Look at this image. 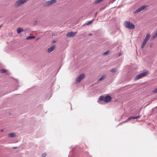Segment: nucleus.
I'll use <instances>...</instances> for the list:
<instances>
[{
    "instance_id": "obj_1",
    "label": "nucleus",
    "mask_w": 157,
    "mask_h": 157,
    "mask_svg": "<svg viewBox=\"0 0 157 157\" xmlns=\"http://www.w3.org/2000/svg\"><path fill=\"white\" fill-rule=\"evenodd\" d=\"M124 26L130 29H134L135 28V25L130 21H125L124 23Z\"/></svg>"
},
{
    "instance_id": "obj_2",
    "label": "nucleus",
    "mask_w": 157,
    "mask_h": 157,
    "mask_svg": "<svg viewBox=\"0 0 157 157\" xmlns=\"http://www.w3.org/2000/svg\"><path fill=\"white\" fill-rule=\"evenodd\" d=\"M28 0H18L16 1L14 5V6L16 8H18L26 2Z\"/></svg>"
},
{
    "instance_id": "obj_3",
    "label": "nucleus",
    "mask_w": 157,
    "mask_h": 157,
    "mask_svg": "<svg viewBox=\"0 0 157 157\" xmlns=\"http://www.w3.org/2000/svg\"><path fill=\"white\" fill-rule=\"evenodd\" d=\"M99 100L100 101H103L105 102H108L111 101V98L109 96H107L105 97L101 96L99 98Z\"/></svg>"
},
{
    "instance_id": "obj_4",
    "label": "nucleus",
    "mask_w": 157,
    "mask_h": 157,
    "mask_svg": "<svg viewBox=\"0 0 157 157\" xmlns=\"http://www.w3.org/2000/svg\"><path fill=\"white\" fill-rule=\"evenodd\" d=\"M57 2L56 0H51L46 1L43 3V6H49L52 5L56 3Z\"/></svg>"
},
{
    "instance_id": "obj_5",
    "label": "nucleus",
    "mask_w": 157,
    "mask_h": 157,
    "mask_svg": "<svg viewBox=\"0 0 157 157\" xmlns=\"http://www.w3.org/2000/svg\"><path fill=\"white\" fill-rule=\"evenodd\" d=\"M148 71H146L145 72L141 73L139 75H136L135 78V80H137L139 79L140 78L142 77L147 75L148 74Z\"/></svg>"
},
{
    "instance_id": "obj_6",
    "label": "nucleus",
    "mask_w": 157,
    "mask_h": 157,
    "mask_svg": "<svg viewBox=\"0 0 157 157\" xmlns=\"http://www.w3.org/2000/svg\"><path fill=\"white\" fill-rule=\"evenodd\" d=\"M85 76V74L82 73L78 76L76 78L75 81V83H78L82 80Z\"/></svg>"
},
{
    "instance_id": "obj_7",
    "label": "nucleus",
    "mask_w": 157,
    "mask_h": 157,
    "mask_svg": "<svg viewBox=\"0 0 157 157\" xmlns=\"http://www.w3.org/2000/svg\"><path fill=\"white\" fill-rule=\"evenodd\" d=\"M77 33V32H71L68 33L67 34V36L68 37H73L75 36V35Z\"/></svg>"
},
{
    "instance_id": "obj_8",
    "label": "nucleus",
    "mask_w": 157,
    "mask_h": 157,
    "mask_svg": "<svg viewBox=\"0 0 157 157\" xmlns=\"http://www.w3.org/2000/svg\"><path fill=\"white\" fill-rule=\"evenodd\" d=\"M145 7L146 6H143L140 7L139 8H138L137 10H136V11L135 12V13H138L141 12V11L144 10L145 8Z\"/></svg>"
},
{
    "instance_id": "obj_9",
    "label": "nucleus",
    "mask_w": 157,
    "mask_h": 157,
    "mask_svg": "<svg viewBox=\"0 0 157 157\" xmlns=\"http://www.w3.org/2000/svg\"><path fill=\"white\" fill-rule=\"evenodd\" d=\"M56 46L54 45L52 46L50 48H49L48 49V53H50L55 48Z\"/></svg>"
},
{
    "instance_id": "obj_10",
    "label": "nucleus",
    "mask_w": 157,
    "mask_h": 157,
    "mask_svg": "<svg viewBox=\"0 0 157 157\" xmlns=\"http://www.w3.org/2000/svg\"><path fill=\"white\" fill-rule=\"evenodd\" d=\"M157 37V30L155 32V33L153 34V36L151 38V40H153Z\"/></svg>"
},
{
    "instance_id": "obj_11",
    "label": "nucleus",
    "mask_w": 157,
    "mask_h": 157,
    "mask_svg": "<svg viewBox=\"0 0 157 157\" xmlns=\"http://www.w3.org/2000/svg\"><path fill=\"white\" fill-rule=\"evenodd\" d=\"M147 41H147L146 40H144L143 42V43L141 46V48H144V47L146 45V44H147Z\"/></svg>"
},
{
    "instance_id": "obj_12",
    "label": "nucleus",
    "mask_w": 157,
    "mask_h": 157,
    "mask_svg": "<svg viewBox=\"0 0 157 157\" xmlns=\"http://www.w3.org/2000/svg\"><path fill=\"white\" fill-rule=\"evenodd\" d=\"M150 34L149 33H147L145 37L144 40L148 41L150 37Z\"/></svg>"
},
{
    "instance_id": "obj_13",
    "label": "nucleus",
    "mask_w": 157,
    "mask_h": 157,
    "mask_svg": "<svg viewBox=\"0 0 157 157\" xmlns=\"http://www.w3.org/2000/svg\"><path fill=\"white\" fill-rule=\"evenodd\" d=\"M24 30L23 29L21 28H18L17 30V32L18 33H19L20 32H23Z\"/></svg>"
},
{
    "instance_id": "obj_14",
    "label": "nucleus",
    "mask_w": 157,
    "mask_h": 157,
    "mask_svg": "<svg viewBox=\"0 0 157 157\" xmlns=\"http://www.w3.org/2000/svg\"><path fill=\"white\" fill-rule=\"evenodd\" d=\"M106 76L105 75H102L101 77H100L99 79H98V81H100L101 80H103L105 77Z\"/></svg>"
},
{
    "instance_id": "obj_15",
    "label": "nucleus",
    "mask_w": 157,
    "mask_h": 157,
    "mask_svg": "<svg viewBox=\"0 0 157 157\" xmlns=\"http://www.w3.org/2000/svg\"><path fill=\"white\" fill-rule=\"evenodd\" d=\"M8 136L10 137H12L16 136V134L14 133H11L8 134Z\"/></svg>"
},
{
    "instance_id": "obj_16",
    "label": "nucleus",
    "mask_w": 157,
    "mask_h": 157,
    "mask_svg": "<svg viewBox=\"0 0 157 157\" xmlns=\"http://www.w3.org/2000/svg\"><path fill=\"white\" fill-rule=\"evenodd\" d=\"M104 0H96L95 1L94 3L97 4L103 1Z\"/></svg>"
},
{
    "instance_id": "obj_17",
    "label": "nucleus",
    "mask_w": 157,
    "mask_h": 157,
    "mask_svg": "<svg viewBox=\"0 0 157 157\" xmlns=\"http://www.w3.org/2000/svg\"><path fill=\"white\" fill-rule=\"evenodd\" d=\"M132 119V117H129L127 120L125 121H124L123 123H125L126 122H128L129 121H130Z\"/></svg>"
},
{
    "instance_id": "obj_18",
    "label": "nucleus",
    "mask_w": 157,
    "mask_h": 157,
    "mask_svg": "<svg viewBox=\"0 0 157 157\" xmlns=\"http://www.w3.org/2000/svg\"><path fill=\"white\" fill-rule=\"evenodd\" d=\"M35 37L34 36H28L27 38H26V39L27 40H29V39H35Z\"/></svg>"
},
{
    "instance_id": "obj_19",
    "label": "nucleus",
    "mask_w": 157,
    "mask_h": 157,
    "mask_svg": "<svg viewBox=\"0 0 157 157\" xmlns=\"http://www.w3.org/2000/svg\"><path fill=\"white\" fill-rule=\"evenodd\" d=\"M111 71L112 72H116L117 71V69H113L111 70Z\"/></svg>"
},
{
    "instance_id": "obj_20",
    "label": "nucleus",
    "mask_w": 157,
    "mask_h": 157,
    "mask_svg": "<svg viewBox=\"0 0 157 157\" xmlns=\"http://www.w3.org/2000/svg\"><path fill=\"white\" fill-rule=\"evenodd\" d=\"M110 52L109 51H107L105 52H104V53H103V55H106L109 54V53Z\"/></svg>"
},
{
    "instance_id": "obj_21",
    "label": "nucleus",
    "mask_w": 157,
    "mask_h": 157,
    "mask_svg": "<svg viewBox=\"0 0 157 157\" xmlns=\"http://www.w3.org/2000/svg\"><path fill=\"white\" fill-rule=\"evenodd\" d=\"M152 92L154 94H155L157 93V88L154 89L152 91Z\"/></svg>"
},
{
    "instance_id": "obj_22",
    "label": "nucleus",
    "mask_w": 157,
    "mask_h": 157,
    "mask_svg": "<svg viewBox=\"0 0 157 157\" xmlns=\"http://www.w3.org/2000/svg\"><path fill=\"white\" fill-rule=\"evenodd\" d=\"M132 119H137L140 118V116H138L136 117H132Z\"/></svg>"
},
{
    "instance_id": "obj_23",
    "label": "nucleus",
    "mask_w": 157,
    "mask_h": 157,
    "mask_svg": "<svg viewBox=\"0 0 157 157\" xmlns=\"http://www.w3.org/2000/svg\"><path fill=\"white\" fill-rule=\"evenodd\" d=\"M94 20V19H93L92 21H89L87 24V25H89L90 24H91L92 23V22Z\"/></svg>"
},
{
    "instance_id": "obj_24",
    "label": "nucleus",
    "mask_w": 157,
    "mask_h": 157,
    "mask_svg": "<svg viewBox=\"0 0 157 157\" xmlns=\"http://www.w3.org/2000/svg\"><path fill=\"white\" fill-rule=\"evenodd\" d=\"M1 71L2 73H4L6 71V70L2 69L1 70Z\"/></svg>"
},
{
    "instance_id": "obj_25",
    "label": "nucleus",
    "mask_w": 157,
    "mask_h": 157,
    "mask_svg": "<svg viewBox=\"0 0 157 157\" xmlns=\"http://www.w3.org/2000/svg\"><path fill=\"white\" fill-rule=\"evenodd\" d=\"M47 155V154L46 153H44L42 155V157H45Z\"/></svg>"
},
{
    "instance_id": "obj_26",
    "label": "nucleus",
    "mask_w": 157,
    "mask_h": 157,
    "mask_svg": "<svg viewBox=\"0 0 157 157\" xmlns=\"http://www.w3.org/2000/svg\"><path fill=\"white\" fill-rule=\"evenodd\" d=\"M37 23V21H35L34 22V24H36Z\"/></svg>"
},
{
    "instance_id": "obj_27",
    "label": "nucleus",
    "mask_w": 157,
    "mask_h": 157,
    "mask_svg": "<svg viewBox=\"0 0 157 157\" xmlns=\"http://www.w3.org/2000/svg\"><path fill=\"white\" fill-rule=\"evenodd\" d=\"M13 148H14V149H16V148H17V147H13Z\"/></svg>"
},
{
    "instance_id": "obj_28",
    "label": "nucleus",
    "mask_w": 157,
    "mask_h": 157,
    "mask_svg": "<svg viewBox=\"0 0 157 157\" xmlns=\"http://www.w3.org/2000/svg\"><path fill=\"white\" fill-rule=\"evenodd\" d=\"M89 35L90 36H91V35H92V33L89 34Z\"/></svg>"
},
{
    "instance_id": "obj_29",
    "label": "nucleus",
    "mask_w": 157,
    "mask_h": 157,
    "mask_svg": "<svg viewBox=\"0 0 157 157\" xmlns=\"http://www.w3.org/2000/svg\"><path fill=\"white\" fill-rule=\"evenodd\" d=\"M121 55V53L119 54V56H120Z\"/></svg>"
}]
</instances>
